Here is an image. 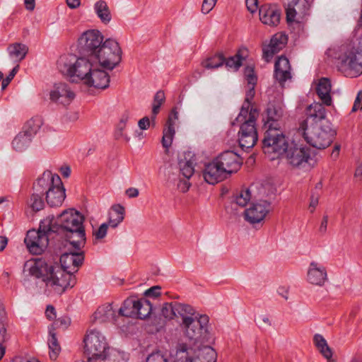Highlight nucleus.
Wrapping results in <instances>:
<instances>
[{
    "label": "nucleus",
    "mask_w": 362,
    "mask_h": 362,
    "mask_svg": "<svg viewBox=\"0 0 362 362\" xmlns=\"http://www.w3.org/2000/svg\"><path fill=\"white\" fill-rule=\"evenodd\" d=\"M251 199V194L248 189L242 190L235 197V203L244 207Z\"/></svg>",
    "instance_id": "obj_49"
},
{
    "label": "nucleus",
    "mask_w": 362,
    "mask_h": 362,
    "mask_svg": "<svg viewBox=\"0 0 362 362\" xmlns=\"http://www.w3.org/2000/svg\"><path fill=\"white\" fill-rule=\"evenodd\" d=\"M125 209L120 204L113 205L108 212V222L107 223L111 228H117L124 218Z\"/></svg>",
    "instance_id": "obj_34"
},
{
    "label": "nucleus",
    "mask_w": 362,
    "mask_h": 362,
    "mask_svg": "<svg viewBox=\"0 0 362 362\" xmlns=\"http://www.w3.org/2000/svg\"><path fill=\"white\" fill-rule=\"evenodd\" d=\"M84 217L74 209L64 210L58 217H54L52 228L54 227L57 233L63 235L70 245L76 249L84 247L86 234L83 227Z\"/></svg>",
    "instance_id": "obj_2"
},
{
    "label": "nucleus",
    "mask_w": 362,
    "mask_h": 362,
    "mask_svg": "<svg viewBox=\"0 0 362 362\" xmlns=\"http://www.w3.org/2000/svg\"><path fill=\"white\" fill-rule=\"evenodd\" d=\"M287 163L294 168H303L311 159L310 148L304 145L290 144L284 153Z\"/></svg>",
    "instance_id": "obj_14"
},
{
    "label": "nucleus",
    "mask_w": 362,
    "mask_h": 362,
    "mask_svg": "<svg viewBox=\"0 0 362 362\" xmlns=\"http://www.w3.org/2000/svg\"><path fill=\"white\" fill-rule=\"evenodd\" d=\"M103 40L104 37L99 30H87L78 40V51L81 54L87 55L91 60L103 45Z\"/></svg>",
    "instance_id": "obj_12"
},
{
    "label": "nucleus",
    "mask_w": 362,
    "mask_h": 362,
    "mask_svg": "<svg viewBox=\"0 0 362 362\" xmlns=\"http://www.w3.org/2000/svg\"><path fill=\"white\" fill-rule=\"evenodd\" d=\"M253 86H249L248 90L246 92L245 98L240 111V117L241 118L247 114H250L252 109H257L252 105V100L255 96V90Z\"/></svg>",
    "instance_id": "obj_41"
},
{
    "label": "nucleus",
    "mask_w": 362,
    "mask_h": 362,
    "mask_svg": "<svg viewBox=\"0 0 362 362\" xmlns=\"http://www.w3.org/2000/svg\"><path fill=\"white\" fill-rule=\"evenodd\" d=\"M28 52V46L23 43L16 42L10 45L8 47L9 57L17 63H19L25 57Z\"/></svg>",
    "instance_id": "obj_35"
},
{
    "label": "nucleus",
    "mask_w": 362,
    "mask_h": 362,
    "mask_svg": "<svg viewBox=\"0 0 362 362\" xmlns=\"http://www.w3.org/2000/svg\"><path fill=\"white\" fill-rule=\"evenodd\" d=\"M24 268L30 275L44 282L47 294H62L69 287L66 279L70 276L58 264L48 263L42 258H35L27 261Z\"/></svg>",
    "instance_id": "obj_1"
},
{
    "label": "nucleus",
    "mask_w": 362,
    "mask_h": 362,
    "mask_svg": "<svg viewBox=\"0 0 362 362\" xmlns=\"http://www.w3.org/2000/svg\"><path fill=\"white\" fill-rule=\"evenodd\" d=\"M65 197V189L62 183L56 184V185L46 191L47 202L51 207L62 205Z\"/></svg>",
    "instance_id": "obj_30"
},
{
    "label": "nucleus",
    "mask_w": 362,
    "mask_h": 362,
    "mask_svg": "<svg viewBox=\"0 0 362 362\" xmlns=\"http://www.w3.org/2000/svg\"><path fill=\"white\" fill-rule=\"evenodd\" d=\"M81 59L86 57H79L74 54H64L59 57L57 61V67L63 74L72 78L73 81H78V65Z\"/></svg>",
    "instance_id": "obj_19"
},
{
    "label": "nucleus",
    "mask_w": 362,
    "mask_h": 362,
    "mask_svg": "<svg viewBox=\"0 0 362 362\" xmlns=\"http://www.w3.org/2000/svg\"><path fill=\"white\" fill-rule=\"evenodd\" d=\"M94 10L100 21L107 24L111 21V13L107 3L99 0L94 4Z\"/></svg>",
    "instance_id": "obj_37"
},
{
    "label": "nucleus",
    "mask_w": 362,
    "mask_h": 362,
    "mask_svg": "<svg viewBox=\"0 0 362 362\" xmlns=\"http://www.w3.org/2000/svg\"><path fill=\"white\" fill-rule=\"evenodd\" d=\"M175 301L165 303L162 305L161 315L168 320H172L175 317Z\"/></svg>",
    "instance_id": "obj_48"
},
{
    "label": "nucleus",
    "mask_w": 362,
    "mask_h": 362,
    "mask_svg": "<svg viewBox=\"0 0 362 362\" xmlns=\"http://www.w3.org/2000/svg\"><path fill=\"white\" fill-rule=\"evenodd\" d=\"M33 137L23 131L19 132L12 141L13 148L17 151H23L30 144Z\"/></svg>",
    "instance_id": "obj_38"
},
{
    "label": "nucleus",
    "mask_w": 362,
    "mask_h": 362,
    "mask_svg": "<svg viewBox=\"0 0 362 362\" xmlns=\"http://www.w3.org/2000/svg\"><path fill=\"white\" fill-rule=\"evenodd\" d=\"M284 107L279 102L269 103L266 110L267 120L264 128H281V121L284 116Z\"/></svg>",
    "instance_id": "obj_22"
},
{
    "label": "nucleus",
    "mask_w": 362,
    "mask_h": 362,
    "mask_svg": "<svg viewBox=\"0 0 362 362\" xmlns=\"http://www.w3.org/2000/svg\"><path fill=\"white\" fill-rule=\"evenodd\" d=\"M189 187L190 183L189 182V179L185 177L184 179L180 178L179 182L177 184V187L180 192H186L189 189Z\"/></svg>",
    "instance_id": "obj_55"
},
{
    "label": "nucleus",
    "mask_w": 362,
    "mask_h": 362,
    "mask_svg": "<svg viewBox=\"0 0 362 362\" xmlns=\"http://www.w3.org/2000/svg\"><path fill=\"white\" fill-rule=\"evenodd\" d=\"M246 7L251 13H254L258 8V0H245Z\"/></svg>",
    "instance_id": "obj_56"
},
{
    "label": "nucleus",
    "mask_w": 362,
    "mask_h": 362,
    "mask_svg": "<svg viewBox=\"0 0 362 362\" xmlns=\"http://www.w3.org/2000/svg\"><path fill=\"white\" fill-rule=\"evenodd\" d=\"M259 115V110L258 109H252L250 114H247L241 118L239 114L236 118L238 122L242 123L238 132V142L243 149L252 148L257 141L258 135L256 129V121Z\"/></svg>",
    "instance_id": "obj_8"
},
{
    "label": "nucleus",
    "mask_w": 362,
    "mask_h": 362,
    "mask_svg": "<svg viewBox=\"0 0 362 362\" xmlns=\"http://www.w3.org/2000/svg\"><path fill=\"white\" fill-rule=\"evenodd\" d=\"M217 0H204L202 6V11L203 13H209L216 5Z\"/></svg>",
    "instance_id": "obj_54"
},
{
    "label": "nucleus",
    "mask_w": 362,
    "mask_h": 362,
    "mask_svg": "<svg viewBox=\"0 0 362 362\" xmlns=\"http://www.w3.org/2000/svg\"><path fill=\"white\" fill-rule=\"evenodd\" d=\"M84 354L88 362L104 360L106 357L107 343L105 337L98 330H89L84 339Z\"/></svg>",
    "instance_id": "obj_11"
},
{
    "label": "nucleus",
    "mask_w": 362,
    "mask_h": 362,
    "mask_svg": "<svg viewBox=\"0 0 362 362\" xmlns=\"http://www.w3.org/2000/svg\"><path fill=\"white\" fill-rule=\"evenodd\" d=\"M138 300L133 298L127 299L123 304V306L119 309L118 315L136 317V308Z\"/></svg>",
    "instance_id": "obj_40"
},
{
    "label": "nucleus",
    "mask_w": 362,
    "mask_h": 362,
    "mask_svg": "<svg viewBox=\"0 0 362 362\" xmlns=\"http://www.w3.org/2000/svg\"><path fill=\"white\" fill-rule=\"evenodd\" d=\"M189 158L185 157L184 159L180 158L179 160V168L180 173L185 178L189 179L194 174V160L191 159V153H187Z\"/></svg>",
    "instance_id": "obj_39"
},
{
    "label": "nucleus",
    "mask_w": 362,
    "mask_h": 362,
    "mask_svg": "<svg viewBox=\"0 0 362 362\" xmlns=\"http://www.w3.org/2000/svg\"><path fill=\"white\" fill-rule=\"evenodd\" d=\"M122 50L118 42L108 38L90 61L98 64L107 70H113L122 61Z\"/></svg>",
    "instance_id": "obj_6"
},
{
    "label": "nucleus",
    "mask_w": 362,
    "mask_h": 362,
    "mask_svg": "<svg viewBox=\"0 0 362 362\" xmlns=\"http://www.w3.org/2000/svg\"><path fill=\"white\" fill-rule=\"evenodd\" d=\"M42 124L43 122L40 117H34L25 124L23 131L33 137L40 130Z\"/></svg>",
    "instance_id": "obj_43"
},
{
    "label": "nucleus",
    "mask_w": 362,
    "mask_h": 362,
    "mask_svg": "<svg viewBox=\"0 0 362 362\" xmlns=\"http://www.w3.org/2000/svg\"><path fill=\"white\" fill-rule=\"evenodd\" d=\"M320 198V194L318 193L313 192L310 197V205L309 208L310 209V211L313 213L315 209V207L318 204V201Z\"/></svg>",
    "instance_id": "obj_57"
},
{
    "label": "nucleus",
    "mask_w": 362,
    "mask_h": 362,
    "mask_svg": "<svg viewBox=\"0 0 362 362\" xmlns=\"http://www.w3.org/2000/svg\"><path fill=\"white\" fill-rule=\"evenodd\" d=\"M245 77L248 86H255L257 83V76L255 74L254 68L252 66H247L245 68Z\"/></svg>",
    "instance_id": "obj_51"
},
{
    "label": "nucleus",
    "mask_w": 362,
    "mask_h": 362,
    "mask_svg": "<svg viewBox=\"0 0 362 362\" xmlns=\"http://www.w3.org/2000/svg\"><path fill=\"white\" fill-rule=\"evenodd\" d=\"M53 221L54 216H48L41 221L38 230L28 231L24 243L31 254L40 255L47 248L49 243L48 235L56 230L54 227L52 228Z\"/></svg>",
    "instance_id": "obj_5"
},
{
    "label": "nucleus",
    "mask_w": 362,
    "mask_h": 362,
    "mask_svg": "<svg viewBox=\"0 0 362 362\" xmlns=\"http://www.w3.org/2000/svg\"><path fill=\"white\" fill-rule=\"evenodd\" d=\"M136 311L135 318L144 320L148 317L152 311L151 303L146 298L139 299Z\"/></svg>",
    "instance_id": "obj_42"
},
{
    "label": "nucleus",
    "mask_w": 362,
    "mask_h": 362,
    "mask_svg": "<svg viewBox=\"0 0 362 362\" xmlns=\"http://www.w3.org/2000/svg\"><path fill=\"white\" fill-rule=\"evenodd\" d=\"M270 211V203L267 201H260L253 204L245 211V219L250 223H257L262 221Z\"/></svg>",
    "instance_id": "obj_23"
},
{
    "label": "nucleus",
    "mask_w": 362,
    "mask_h": 362,
    "mask_svg": "<svg viewBox=\"0 0 362 362\" xmlns=\"http://www.w3.org/2000/svg\"><path fill=\"white\" fill-rule=\"evenodd\" d=\"M204 180L210 184L215 185L225 180L228 175L214 158L211 162L205 165L203 170Z\"/></svg>",
    "instance_id": "obj_21"
},
{
    "label": "nucleus",
    "mask_w": 362,
    "mask_h": 362,
    "mask_svg": "<svg viewBox=\"0 0 362 362\" xmlns=\"http://www.w3.org/2000/svg\"><path fill=\"white\" fill-rule=\"evenodd\" d=\"M109 226L107 223L101 224L100 227L93 233L95 238L98 240L105 238Z\"/></svg>",
    "instance_id": "obj_53"
},
{
    "label": "nucleus",
    "mask_w": 362,
    "mask_h": 362,
    "mask_svg": "<svg viewBox=\"0 0 362 362\" xmlns=\"http://www.w3.org/2000/svg\"><path fill=\"white\" fill-rule=\"evenodd\" d=\"M313 341L316 347L323 356L327 359H330L332 356V351L328 346L325 339L321 334H316L314 336Z\"/></svg>",
    "instance_id": "obj_44"
},
{
    "label": "nucleus",
    "mask_w": 362,
    "mask_h": 362,
    "mask_svg": "<svg viewBox=\"0 0 362 362\" xmlns=\"http://www.w3.org/2000/svg\"><path fill=\"white\" fill-rule=\"evenodd\" d=\"M287 36L282 33L273 35L269 44L263 47V58L269 62L275 53L281 50L287 43Z\"/></svg>",
    "instance_id": "obj_24"
},
{
    "label": "nucleus",
    "mask_w": 362,
    "mask_h": 362,
    "mask_svg": "<svg viewBox=\"0 0 362 362\" xmlns=\"http://www.w3.org/2000/svg\"><path fill=\"white\" fill-rule=\"evenodd\" d=\"M281 15V10L275 4H264L259 8L260 21L269 27H276L279 24Z\"/></svg>",
    "instance_id": "obj_20"
},
{
    "label": "nucleus",
    "mask_w": 362,
    "mask_h": 362,
    "mask_svg": "<svg viewBox=\"0 0 362 362\" xmlns=\"http://www.w3.org/2000/svg\"><path fill=\"white\" fill-rule=\"evenodd\" d=\"M177 362H216L217 354L209 346H189L185 343L177 346L176 354Z\"/></svg>",
    "instance_id": "obj_7"
},
{
    "label": "nucleus",
    "mask_w": 362,
    "mask_h": 362,
    "mask_svg": "<svg viewBox=\"0 0 362 362\" xmlns=\"http://www.w3.org/2000/svg\"><path fill=\"white\" fill-rule=\"evenodd\" d=\"M45 314L49 320H53L56 317L55 309L52 305H47Z\"/></svg>",
    "instance_id": "obj_63"
},
{
    "label": "nucleus",
    "mask_w": 362,
    "mask_h": 362,
    "mask_svg": "<svg viewBox=\"0 0 362 362\" xmlns=\"http://www.w3.org/2000/svg\"><path fill=\"white\" fill-rule=\"evenodd\" d=\"M78 81L95 88L105 89L109 86L110 76L100 65L88 59H81L78 65Z\"/></svg>",
    "instance_id": "obj_4"
},
{
    "label": "nucleus",
    "mask_w": 362,
    "mask_h": 362,
    "mask_svg": "<svg viewBox=\"0 0 362 362\" xmlns=\"http://www.w3.org/2000/svg\"><path fill=\"white\" fill-rule=\"evenodd\" d=\"M71 246L72 250L70 252H64L61 255V265H59L63 271L70 276L66 279L69 283V287H73L75 284V279L73 274L78 271L84 259L83 252L81 251V248L76 249L73 245Z\"/></svg>",
    "instance_id": "obj_13"
},
{
    "label": "nucleus",
    "mask_w": 362,
    "mask_h": 362,
    "mask_svg": "<svg viewBox=\"0 0 362 362\" xmlns=\"http://www.w3.org/2000/svg\"><path fill=\"white\" fill-rule=\"evenodd\" d=\"M286 19L288 22L298 21L308 14L310 4L307 0H286Z\"/></svg>",
    "instance_id": "obj_16"
},
{
    "label": "nucleus",
    "mask_w": 362,
    "mask_h": 362,
    "mask_svg": "<svg viewBox=\"0 0 362 362\" xmlns=\"http://www.w3.org/2000/svg\"><path fill=\"white\" fill-rule=\"evenodd\" d=\"M216 159L228 175L236 173L243 163L241 157L233 151H223Z\"/></svg>",
    "instance_id": "obj_18"
},
{
    "label": "nucleus",
    "mask_w": 362,
    "mask_h": 362,
    "mask_svg": "<svg viewBox=\"0 0 362 362\" xmlns=\"http://www.w3.org/2000/svg\"><path fill=\"white\" fill-rule=\"evenodd\" d=\"M175 317L182 318V325L185 324V319H192L195 315V310L188 304H183L175 301Z\"/></svg>",
    "instance_id": "obj_36"
},
{
    "label": "nucleus",
    "mask_w": 362,
    "mask_h": 362,
    "mask_svg": "<svg viewBox=\"0 0 362 362\" xmlns=\"http://www.w3.org/2000/svg\"><path fill=\"white\" fill-rule=\"evenodd\" d=\"M274 77L276 80L283 86L288 79L291 78V65L288 59L281 56L276 61L274 64Z\"/></svg>",
    "instance_id": "obj_28"
},
{
    "label": "nucleus",
    "mask_w": 362,
    "mask_h": 362,
    "mask_svg": "<svg viewBox=\"0 0 362 362\" xmlns=\"http://www.w3.org/2000/svg\"><path fill=\"white\" fill-rule=\"evenodd\" d=\"M327 223H328V216L326 215V216H324L322 219V221H321V223H320V226L319 228L320 233L324 235L326 233L327 228Z\"/></svg>",
    "instance_id": "obj_61"
},
{
    "label": "nucleus",
    "mask_w": 362,
    "mask_h": 362,
    "mask_svg": "<svg viewBox=\"0 0 362 362\" xmlns=\"http://www.w3.org/2000/svg\"><path fill=\"white\" fill-rule=\"evenodd\" d=\"M332 85L329 78H321L317 83L315 91L325 105L330 106L332 104V99L331 97Z\"/></svg>",
    "instance_id": "obj_29"
},
{
    "label": "nucleus",
    "mask_w": 362,
    "mask_h": 362,
    "mask_svg": "<svg viewBox=\"0 0 362 362\" xmlns=\"http://www.w3.org/2000/svg\"><path fill=\"white\" fill-rule=\"evenodd\" d=\"M327 279V271L325 267L316 262L310 263L307 273V280L310 284L321 286Z\"/></svg>",
    "instance_id": "obj_25"
},
{
    "label": "nucleus",
    "mask_w": 362,
    "mask_h": 362,
    "mask_svg": "<svg viewBox=\"0 0 362 362\" xmlns=\"http://www.w3.org/2000/svg\"><path fill=\"white\" fill-rule=\"evenodd\" d=\"M55 323L57 326H61L64 328H66L70 325L71 320L70 318L67 317H62L57 319Z\"/></svg>",
    "instance_id": "obj_60"
},
{
    "label": "nucleus",
    "mask_w": 362,
    "mask_h": 362,
    "mask_svg": "<svg viewBox=\"0 0 362 362\" xmlns=\"http://www.w3.org/2000/svg\"><path fill=\"white\" fill-rule=\"evenodd\" d=\"M56 184H62L59 176L53 175L50 171H45L37 179L34 188L37 193L43 195L47 190L56 185Z\"/></svg>",
    "instance_id": "obj_27"
},
{
    "label": "nucleus",
    "mask_w": 362,
    "mask_h": 362,
    "mask_svg": "<svg viewBox=\"0 0 362 362\" xmlns=\"http://www.w3.org/2000/svg\"><path fill=\"white\" fill-rule=\"evenodd\" d=\"M50 337L48 339V346L49 349V358L54 361L57 358L61 352V346L58 342L56 335L53 332L49 333Z\"/></svg>",
    "instance_id": "obj_45"
},
{
    "label": "nucleus",
    "mask_w": 362,
    "mask_h": 362,
    "mask_svg": "<svg viewBox=\"0 0 362 362\" xmlns=\"http://www.w3.org/2000/svg\"><path fill=\"white\" fill-rule=\"evenodd\" d=\"M307 119L301 123L304 124V127L312 125L314 123L327 122L325 120L326 110L320 103H313L310 105L307 108Z\"/></svg>",
    "instance_id": "obj_26"
},
{
    "label": "nucleus",
    "mask_w": 362,
    "mask_h": 362,
    "mask_svg": "<svg viewBox=\"0 0 362 362\" xmlns=\"http://www.w3.org/2000/svg\"><path fill=\"white\" fill-rule=\"evenodd\" d=\"M42 194L34 193L30 197V206L33 210L38 211L43 209L44 202L42 199Z\"/></svg>",
    "instance_id": "obj_50"
},
{
    "label": "nucleus",
    "mask_w": 362,
    "mask_h": 362,
    "mask_svg": "<svg viewBox=\"0 0 362 362\" xmlns=\"http://www.w3.org/2000/svg\"><path fill=\"white\" fill-rule=\"evenodd\" d=\"M165 97L163 91L159 90L156 93L152 107V121H154L156 115L159 112L160 107L165 101Z\"/></svg>",
    "instance_id": "obj_47"
},
{
    "label": "nucleus",
    "mask_w": 362,
    "mask_h": 362,
    "mask_svg": "<svg viewBox=\"0 0 362 362\" xmlns=\"http://www.w3.org/2000/svg\"><path fill=\"white\" fill-rule=\"evenodd\" d=\"M95 321L100 323L115 321V311L110 304L100 306L93 314Z\"/></svg>",
    "instance_id": "obj_32"
},
{
    "label": "nucleus",
    "mask_w": 362,
    "mask_h": 362,
    "mask_svg": "<svg viewBox=\"0 0 362 362\" xmlns=\"http://www.w3.org/2000/svg\"><path fill=\"white\" fill-rule=\"evenodd\" d=\"M209 318L206 315H199L192 319H185L182 325L187 338L193 341L194 346L204 342L208 337Z\"/></svg>",
    "instance_id": "obj_10"
},
{
    "label": "nucleus",
    "mask_w": 362,
    "mask_h": 362,
    "mask_svg": "<svg viewBox=\"0 0 362 362\" xmlns=\"http://www.w3.org/2000/svg\"><path fill=\"white\" fill-rule=\"evenodd\" d=\"M262 149L271 160L283 156L289 146L288 141L281 128H264Z\"/></svg>",
    "instance_id": "obj_9"
},
{
    "label": "nucleus",
    "mask_w": 362,
    "mask_h": 362,
    "mask_svg": "<svg viewBox=\"0 0 362 362\" xmlns=\"http://www.w3.org/2000/svg\"><path fill=\"white\" fill-rule=\"evenodd\" d=\"M126 194L129 198H134L139 196V190L134 187H130L126 190Z\"/></svg>",
    "instance_id": "obj_64"
},
{
    "label": "nucleus",
    "mask_w": 362,
    "mask_h": 362,
    "mask_svg": "<svg viewBox=\"0 0 362 362\" xmlns=\"http://www.w3.org/2000/svg\"><path fill=\"white\" fill-rule=\"evenodd\" d=\"M160 286H153L150 288L149 289L146 290L144 293L145 296H151V297H157L160 296Z\"/></svg>",
    "instance_id": "obj_58"
},
{
    "label": "nucleus",
    "mask_w": 362,
    "mask_h": 362,
    "mask_svg": "<svg viewBox=\"0 0 362 362\" xmlns=\"http://www.w3.org/2000/svg\"><path fill=\"white\" fill-rule=\"evenodd\" d=\"M177 112H173V115L169 116L166 123V127L163 131V137L161 141L163 146L166 149H168L172 144L173 139L175 133V121L177 119Z\"/></svg>",
    "instance_id": "obj_31"
},
{
    "label": "nucleus",
    "mask_w": 362,
    "mask_h": 362,
    "mask_svg": "<svg viewBox=\"0 0 362 362\" xmlns=\"http://www.w3.org/2000/svg\"><path fill=\"white\" fill-rule=\"evenodd\" d=\"M146 362H169V361L160 351H156L146 358Z\"/></svg>",
    "instance_id": "obj_52"
},
{
    "label": "nucleus",
    "mask_w": 362,
    "mask_h": 362,
    "mask_svg": "<svg viewBox=\"0 0 362 362\" xmlns=\"http://www.w3.org/2000/svg\"><path fill=\"white\" fill-rule=\"evenodd\" d=\"M75 96V93L71 87L64 83H56L49 92L50 100L64 106L69 105Z\"/></svg>",
    "instance_id": "obj_17"
},
{
    "label": "nucleus",
    "mask_w": 362,
    "mask_h": 362,
    "mask_svg": "<svg viewBox=\"0 0 362 362\" xmlns=\"http://www.w3.org/2000/svg\"><path fill=\"white\" fill-rule=\"evenodd\" d=\"M340 69L346 75L356 77L362 74V54L351 51L341 58Z\"/></svg>",
    "instance_id": "obj_15"
},
{
    "label": "nucleus",
    "mask_w": 362,
    "mask_h": 362,
    "mask_svg": "<svg viewBox=\"0 0 362 362\" xmlns=\"http://www.w3.org/2000/svg\"><path fill=\"white\" fill-rule=\"evenodd\" d=\"M224 62L225 58L223 54H218L202 62V65L208 69H216L221 66L224 64Z\"/></svg>",
    "instance_id": "obj_46"
},
{
    "label": "nucleus",
    "mask_w": 362,
    "mask_h": 362,
    "mask_svg": "<svg viewBox=\"0 0 362 362\" xmlns=\"http://www.w3.org/2000/svg\"><path fill=\"white\" fill-rule=\"evenodd\" d=\"M6 329L3 322L1 321V317H0V344H2V343L5 341L6 339Z\"/></svg>",
    "instance_id": "obj_62"
},
{
    "label": "nucleus",
    "mask_w": 362,
    "mask_h": 362,
    "mask_svg": "<svg viewBox=\"0 0 362 362\" xmlns=\"http://www.w3.org/2000/svg\"><path fill=\"white\" fill-rule=\"evenodd\" d=\"M247 56L248 50L243 47L240 49L234 56L225 59L224 63L228 70L236 71L243 65Z\"/></svg>",
    "instance_id": "obj_33"
},
{
    "label": "nucleus",
    "mask_w": 362,
    "mask_h": 362,
    "mask_svg": "<svg viewBox=\"0 0 362 362\" xmlns=\"http://www.w3.org/2000/svg\"><path fill=\"white\" fill-rule=\"evenodd\" d=\"M299 131L302 132L308 144L320 150L329 146L336 135L335 130L332 129L329 122L314 123L307 127H304V124H300Z\"/></svg>",
    "instance_id": "obj_3"
},
{
    "label": "nucleus",
    "mask_w": 362,
    "mask_h": 362,
    "mask_svg": "<svg viewBox=\"0 0 362 362\" xmlns=\"http://www.w3.org/2000/svg\"><path fill=\"white\" fill-rule=\"evenodd\" d=\"M151 124L150 119L148 117H144L141 119L138 122V126L141 130H146Z\"/></svg>",
    "instance_id": "obj_59"
}]
</instances>
